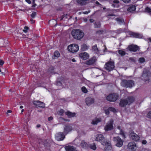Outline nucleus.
Instances as JSON below:
<instances>
[{
	"label": "nucleus",
	"mask_w": 151,
	"mask_h": 151,
	"mask_svg": "<svg viewBox=\"0 0 151 151\" xmlns=\"http://www.w3.org/2000/svg\"><path fill=\"white\" fill-rule=\"evenodd\" d=\"M113 140L116 146L120 147L122 146L124 141L119 137H114L113 138Z\"/></svg>",
	"instance_id": "5"
},
{
	"label": "nucleus",
	"mask_w": 151,
	"mask_h": 151,
	"mask_svg": "<svg viewBox=\"0 0 151 151\" xmlns=\"http://www.w3.org/2000/svg\"><path fill=\"white\" fill-rule=\"evenodd\" d=\"M97 60L95 57H93L89 59L86 61L85 64L87 65H91L94 64Z\"/></svg>",
	"instance_id": "11"
},
{
	"label": "nucleus",
	"mask_w": 151,
	"mask_h": 151,
	"mask_svg": "<svg viewBox=\"0 0 151 151\" xmlns=\"http://www.w3.org/2000/svg\"><path fill=\"white\" fill-rule=\"evenodd\" d=\"M142 143L143 144H145L147 143V141L145 140H143L142 141Z\"/></svg>",
	"instance_id": "47"
},
{
	"label": "nucleus",
	"mask_w": 151,
	"mask_h": 151,
	"mask_svg": "<svg viewBox=\"0 0 151 151\" xmlns=\"http://www.w3.org/2000/svg\"><path fill=\"white\" fill-rule=\"evenodd\" d=\"M57 85L58 86H61L62 85V83L60 81H59L57 82Z\"/></svg>",
	"instance_id": "48"
},
{
	"label": "nucleus",
	"mask_w": 151,
	"mask_h": 151,
	"mask_svg": "<svg viewBox=\"0 0 151 151\" xmlns=\"http://www.w3.org/2000/svg\"><path fill=\"white\" fill-rule=\"evenodd\" d=\"M20 108L22 109L23 108V106H21L20 107Z\"/></svg>",
	"instance_id": "64"
},
{
	"label": "nucleus",
	"mask_w": 151,
	"mask_h": 151,
	"mask_svg": "<svg viewBox=\"0 0 151 151\" xmlns=\"http://www.w3.org/2000/svg\"><path fill=\"white\" fill-rule=\"evenodd\" d=\"M117 128L119 130L120 132L119 134L122 135V136L124 138H125L126 137L124 135L123 129L119 126H118Z\"/></svg>",
	"instance_id": "26"
},
{
	"label": "nucleus",
	"mask_w": 151,
	"mask_h": 151,
	"mask_svg": "<svg viewBox=\"0 0 151 151\" xmlns=\"http://www.w3.org/2000/svg\"><path fill=\"white\" fill-rule=\"evenodd\" d=\"M71 33L73 38L77 40L82 39L84 35L83 32L79 29H74Z\"/></svg>",
	"instance_id": "2"
},
{
	"label": "nucleus",
	"mask_w": 151,
	"mask_h": 151,
	"mask_svg": "<svg viewBox=\"0 0 151 151\" xmlns=\"http://www.w3.org/2000/svg\"><path fill=\"white\" fill-rule=\"evenodd\" d=\"M96 4H99V3L98 1H96Z\"/></svg>",
	"instance_id": "62"
},
{
	"label": "nucleus",
	"mask_w": 151,
	"mask_h": 151,
	"mask_svg": "<svg viewBox=\"0 0 151 151\" xmlns=\"http://www.w3.org/2000/svg\"><path fill=\"white\" fill-rule=\"evenodd\" d=\"M104 68L106 70L111 71L114 68V63L112 61L108 62L105 65Z\"/></svg>",
	"instance_id": "8"
},
{
	"label": "nucleus",
	"mask_w": 151,
	"mask_h": 151,
	"mask_svg": "<svg viewBox=\"0 0 151 151\" xmlns=\"http://www.w3.org/2000/svg\"><path fill=\"white\" fill-rule=\"evenodd\" d=\"M96 140L101 142L102 145L105 146V150H111L112 149L111 143L107 142L106 139L102 134H98L96 135Z\"/></svg>",
	"instance_id": "1"
},
{
	"label": "nucleus",
	"mask_w": 151,
	"mask_h": 151,
	"mask_svg": "<svg viewBox=\"0 0 151 151\" xmlns=\"http://www.w3.org/2000/svg\"><path fill=\"white\" fill-rule=\"evenodd\" d=\"M85 101L87 105L90 106L94 103V99L91 97H87L85 99Z\"/></svg>",
	"instance_id": "15"
},
{
	"label": "nucleus",
	"mask_w": 151,
	"mask_h": 151,
	"mask_svg": "<svg viewBox=\"0 0 151 151\" xmlns=\"http://www.w3.org/2000/svg\"><path fill=\"white\" fill-rule=\"evenodd\" d=\"M129 50L131 51L135 52L139 49V47L136 45H131L128 47Z\"/></svg>",
	"instance_id": "17"
},
{
	"label": "nucleus",
	"mask_w": 151,
	"mask_h": 151,
	"mask_svg": "<svg viewBox=\"0 0 151 151\" xmlns=\"http://www.w3.org/2000/svg\"><path fill=\"white\" fill-rule=\"evenodd\" d=\"M26 1L29 4H30L31 3V2L30 1V0H26Z\"/></svg>",
	"instance_id": "53"
},
{
	"label": "nucleus",
	"mask_w": 151,
	"mask_h": 151,
	"mask_svg": "<svg viewBox=\"0 0 151 151\" xmlns=\"http://www.w3.org/2000/svg\"><path fill=\"white\" fill-rule=\"evenodd\" d=\"M54 55L55 57H58L60 56V54L58 51H55L54 53Z\"/></svg>",
	"instance_id": "36"
},
{
	"label": "nucleus",
	"mask_w": 151,
	"mask_h": 151,
	"mask_svg": "<svg viewBox=\"0 0 151 151\" xmlns=\"http://www.w3.org/2000/svg\"><path fill=\"white\" fill-rule=\"evenodd\" d=\"M121 85L124 87L131 88L134 86V82L132 80H122Z\"/></svg>",
	"instance_id": "3"
},
{
	"label": "nucleus",
	"mask_w": 151,
	"mask_h": 151,
	"mask_svg": "<svg viewBox=\"0 0 151 151\" xmlns=\"http://www.w3.org/2000/svg\"><path fill=\"white\" fill-rule=\"evenodd\" d=\"M145 10L146 12L149 13L151 12V9L149 7H147L145 9Z\"/></svg>",
	"instance_id": "43"
},
{
	"label": "nucleus",
	"mask_w": 151,
	"mask_h": 151,
	"mask_svg": "<svg viewBox=\"0 0 151 151\" xmlns=\"http://www.w3.org/2000/svg\"><path fill=\"white\" fill-rule=\"evenodd\" d=\"M72 129V127L71 126L68 125L65 126L64 128V133L66 134H67L69 132L71 131Z\"/></svg>",
	"instance_id": "21"
},
{
	"label": "nucleus",
	"mask_w": 151,
	"mask_h": 151,
	"mask_svg": "<svg viewBox=\"0 0 151 151\" xmlns=\"http://www.w3.org/2000/svg\"><path fill=\"white\" fill-rule=\"evenodd\" d=\"M91 149L95 150L96 149V147L94 143L91 144L89 145Z\"/></svg>",
	"instance_id": "32"
},
{
	"label": "nucleus",
	"mask_w": 151,
	"mask_h": 151,
	"mask_svg": "<svg viewBox=\"0 0 151 151\" xmlns=\"http://www.w3.org/2000/svg\"><path fill=\"white\" fill-rule=\"evenodd\" d=\"M64 15H63L62 16V18H61L60 19V21H61V20L63 19L64 18Z\"/></svg>",
	"instance_id": "58"
},
{
	"label": "nucleus",
	"mask_w": 151,
	"mask_h": 151,
	"mask_svg": "<svg viewBox=\"0 0 151 151\" xmlns=\"http://www.w3.org/2000/svg\"><path fill=\"white\" fill-rule=\"evenodd\" d=\"M65 138V136L63 133L59 132L57 133L55 135V138L58 141L63 140Z\"/></svg>",
	"instance_id": "12"
},
{
	"label": "nucleus",
	"mask_w": 151,
	"mask_h": 151,
	"mask_svg": "<svg viewBox=\"0 0 151 151\" xmlns=\"http://www.w3.org/2000/svg\"><path fill=\"white\" fill-rule=\"evenodd\" d=\"M118 52L119 54L122 56H123L125 54V52L124 51L121 50H119L118 51Z\"/></svg>",
	"instance_id": "35"
},
{
	"label": "nucleus",
	"mask_w": 151,
	"mask_h": 151,
	"mask_svg": "<svg viewBox=\"0 0 151 151\" xmlns=\"http://www.w3.org/2000/svg\"><path fill=\"white\" fill-rule=\"evenodd\" d=\"M113 121L111 119L110 121L106 123L104 127V130L106 131L110 130L113 129Z\"/></svg>",
	"instance_id": "9"
},
{
	"label": "nucleus",
	"mask_w": 151,
	"mask_h": 151,
	"mask_svg": "<svg viewBox=\"0 0 151 151\" xmlns=\"http://www.w3.org/2000/svg\"><path fill=\"white\" fill-rule=\"evenodd\" d=\"M63 15H64V18L65 17H66V16L67 15V14H64Z\"/></svg>",
	"instance_id": "63"
},
{
	"label": "nucleus",
	"mask_w": 151,
	"mask_h": 151,
	"mask_svg": "<svg viewBox=\"0 0 151 151\" xmlns=\"http://www.w3.org/2000/svg\"><path fill=\"white\" fill-rule=\"evenodd\" d=\"M64 112V111L63 110V109H61L60 110V111H58V113L59 115L60 116H62L63 115Z\"/></svg>",
	"instance_id": "34"
},
{
	"label": "nucleus",
	"mask_w": 151,
	"mask_h": 151,
	"mask_svg": "<svg viewBox=\"0 0 151 151\" xmlns=\"http://www.w3.org/2000/svg\"><path fill=\"white\" fill-rule=\"evenodd\" d=\"M33 104L38 107L44 108L45 107V104L44 103L38 101H34Z\"/></svg>",
	"instance_id": "16"
},
{
	"label": "nucleus",
	"mask_w": 151,
	"mask_h": 151,
	"mask_svg": "<svg viewBox=\"0 0 151 151\" xmlns=\"http://www.w3.org/2000/svg\"><path fill=\"white\" fill-rule=\"evenodd\" d=\"M126 100H128V104L129 105L132 103L134 101V98L133 97L131 96L128 97Z\"/></svg>",
	"instance_id": "27"
},
{
	"label": "nucleus",
	"mask_w": 151,
	"mask_h": 151,
	"mask_svg": "<svg viewBox=\"0 0 151 151\" xmlns=\"http://www.w3.org/2000/svg\"><path fill=\"white\" fill-rule=\"evenodd\" d=\"M115 20L117 22V23L120 24H124L125 22L124 19L121 17H118L116 18Z\"/></svg>",
	"instance_id": "22"
},
{
	"label": "nucleus",
	"mask_w": 151,
	"mask_h": 151,
	"mask_svg": "<svg viewBox=\"0 0 151 151\" xmlns=\"http://www.w3.org/2000/svg\"><path fill=\"white\" fill-rule=\"evenodd\" d=\"M68 49L69 51L72 52H77L79 50V47L77 44H73L68 46Z\"/></svg>",
	"instance_id": "7"
},
{
	"label": "nucleus",
	"mask_w": 151,
	"mask_h": 151,
	"mask_svg": "<svg viewBox=\"0 0 151 151\" xmlns=\"http://www.w3.org/2000/svg\"><path fill=\"white\" fill-rule=\"evenodd\" d=\"M147 116L149 118L151 119V111L148 112Z\"/></svg>",
	"instance_id": "41"
},
{
	"label": "nucleus",
	"mask_w": 151,
	"mask_h": 151,
	"mask_svg": "<svg viewBox=\"0 0 151 151\" xmlns=\"http://www.w3.org/2000/svg\"><path fill=\"white\" fill-rule=\"evenodd\" d=\"M89 21L91 22H93L94 21V20L93 19H90Z\"/></svg>",
	"instance_id": "54"
},
{
	"label": "nucleus",
	"mask_w": 151,
	"mask_h": 151,
	"mask_svg": "<svg viewBox=\"0 0 151 151\" xmlns=\"http://www.w3.org/2000/svg\"><path fill=\"white\" fill-rule=\"evenodd\" d=\"M24 29L23 30V31L25 32H27V30L28 29V27H27L25 26L24 27Z\"/></svg>",
	"instance_id": "44"
},
{
	"label": "nucleus",
	"mask_w": 151,
	"mask_h": 151,
	"mask_svg": "<svg viewBox=\"0 0 151 151\" xmlns=\"http://www.w3.org/2000/svg\"><path fill=\"white\" fill-rule=\"evenodd\" d=\"M79 56L83 60H86L89 57L88 54L86 52H84L80 54Z\"/></svg>",
	"instance_id": "19"
},
{
	"label": "nucleus",
	"mask_w": 151,
	"mask_h": 151,
	"mask_svg": "<svg viewBox=\"0 0 151 151\" xmlns=\"http://www.w3.org/2000/svg\"><path fill=\"white\" fill-rule=\"evenodd\" d=\"M139 61L140 63H143L145 61V59L144 58H140L139 59Z\"/></svg>",
	"instance_id": "38"
},
{
	"label": "nucleus",
	"mask_w": 151,
	"mask_h": 151,
	"mask_svg": "<svg viewBox=\"0 0 151 151\" xmlns=\"http://www.w3.org/2000/svg\"><path fill=\"white\" fill-rule=\"evenodd\" d=\"M150 75V73L149 70L146 69L144 70L142 76V79L145 81H148L149 80V76Z\"/></svg>",
	"instance_id": "10"
},
{
	"label": "nucleus",
	"mask_w": 151,
	"mask_h": 151,
	"mask_svg": "<svg viewBox=\"0 0 151 151\" xmlns=\"http://www.w3.org/2000/svg\"><path fill=\"white\" fill-rule=\"evenodd\" d=\"M88 47L86 44H83L81 45V50L82 51L88 49Z\"/></svg>",
	"instance_id": "29"
},
{
	"label": "nucleus",
	"mask_w": 151,
	"mask_h": 151,
	"mask_svg": "<svg viewBox=\"0 0 151 151\" xmlns=\"http://www.w3.org/2000/svg\"><path fill=\"white\" fill-rule=\"evenodd\" d=\"M101 121V118H96L92 120L91 124H97L98 123L100 122Z\"/></svg>",
	"instance_id": "23"
},
{
	"label": "nucleus",
	"mask_w": 151,
	"mask_h": 151,
	"mask_svg": "<svg viewBox=\"0 0 151 151\" xmlns=\"http://www.w3.org/2000/svg\"><path fill=\"white\" fill-rule=\"evenodd\" d=\"M104 32V31L103 30H98L96 32V34L99 35H100L102 34V33Z\"/></svg>",
	"instance_id": "40"
},
{
	"label": "nucleus",
	"mask_w": 151,
	"mask_h": 151,
	"mask_svg": "<svg viewBox=\"0 0 151 151\" xmlns=\"http://www.w3.org/2000/svg\"><path fill=\"white\" fill-rule=\"evenodd\" d=\"M128 149L132 151H134L136 149V146L134 142H130L127 145Z\"/></svg>",
	"instance_id": "13"
},
{
	"label": "nucleus",
	"mask_w": 151,
	"mask_h": 151,
	"mask_svg": "<svg viewBox=\"0 0 151 151\" xmlns=\"http://www.w3.org/2000/svg\"><path fill=\"white\" fill-rule=\"evenodd\" d=\"M90 12V11H86L83 12V13L84 14H87L88 13H89Z\"/></svg>",
	"instance_id": "50"
},
{
	"label": "nucleus",
	"mask_w": 151,
	"mask_h": 151,
	"mask_svg": "<svg viewBox=\"0 0 151 151\" xmlns=\"http://www.w3.org/2000/svg\"><path fill=\"white\" fill-rule=\"evenodd\" d=\"M80 145L82 148L85 149L87 148L89 146L87 143L83 140L81 141Z\"/></svg>",
	"instance_id": "24"
},
{
	"label": "nucleus",
	"mask_w": 151,
	"mask_h": 151,
	"mask_svg": "<svg viewBox=\"0 0 151 151\" xmlns=\"http://www.w3.org/2000/svg\"><path fill=\"white\" fill-rule=\"evenodd\" d=\"M53 119V118L51 116V117H49V118H48V120L49 121H50L51 120H52Z\"/></svg>",
	"instance_id": "51"
},
{
	"label": "nucleus",
	"mask_w": 151,
	"mask_h": 151,
	"mask_svg": "<svg viewBox=\"0 0 151 151\" xmlns=\"http://www.w3.org/2000/svg\"><path fill=\"white\" fill-rule=\"evenodd\" d=\"M129 34L132 37H134L137 38H141L142 37V35L132 32H130Z\"/></svg>",
	"instance_id": "20"
},
{
	"label": "nucleus",
	"mask_w": 151,
	"mask_h": 151,
	"mask_svg": "<svg viewBox=\"0 0 151 151\" xmlns=\"http://www.w3.org/2000/svg\"><path fill=\"white\" fill-rule=\"evenodd\" d=\"M148 40H149V41L151 42V38H148Z\"/></svg>",
	"instance_id": "61"
},
{
	"label": "nucleus",
	"mask_w": 151,
	"mask_h": 151,
	"mask_svg": "<svg viewBox=\"0 0 151 151\" xmlns=\"http://www.w3.org/2000/svg\"><path fill=\"white\" fill-rule=\"evenodd\" d=\"M130 137L132 139L136 141H138L140 139L139 137L134 132H131L130 134Z\"/></svg>",
	"instance_id": "14"
},
{
	"label": "nucleus",
	"mask_w": 151,
	"mask_h": 151,
	"mask_svg": "<svg viewBox=\"0 0 151 151\" xmlns=\"http://www.w3.org/2000/svg\"><path fill=\"white\" fill-rule=\"evenodd\" d=\"M113 17L112 18H109V19H114L115 18V17L116 16L113 13H109L107 14L106 15V17L108 18H109V17Z\"/></svg>",
	"instance_id": "30"
},
{
	"label": "nucleus",
	"mask_w": 151,
	"mask_h": 151,
	"mask_svg": "<svg viewBox=\"0 0 151 151\" xmlns=\"http://www.w3.org/2000/svg\"><path fill=\"white\" fill-rule=\"evenodd\" d=\"M93 50L95 52L97 53L98 51V49L96 45H94L93 47Z\"/></svg>",
	"instance_id": "33"
},
{
	"label": "nucleus",
	"mask_w": 151,
	"mask_h": 151,
	"mask_svg": "<svg viewBox=\"0 0 151 151\" xmlns=\"http://www.w3.org/2000/svg\"><path fill=\"white\" fill-rule=\"evenodd\" d=\"M108 109L110 111H113L114 112H116V110L114 108L110 107H109Z\"/></svg>",
	"instance_id": "39"
},
{
	"label": "nucleus",
	"mask_w": 151,
	"mask_h": 151,
	"mask_svg": "<svg viewBox=\"0 0 151 151\" xmlns=\"http://www.w3.org/2000/svg\"><path fill=\"white\" fill-rule=\"evenodd\" d=\"M136 9V6H131L129 7L127 9L128 11L132 12L134 11Z\"/></svg>",
	"instance_id": "28"
},
{
	"label": "nucleus",
	"mask_w": 151,
	"mask_h": 151,
	"mask_svg": "<svg viewBox=\"0 0 151 151\" xmlns=\"http://www.w3.org/2000/svg\"><path fill=\"white\" fill-rule=\"evenodd\" d=\"M65 114L68 116V118H70L76 115L75 113H72L69 111L65 112Z\"/></svg>",
	"instance_id": "25"
},
{
	"label": "nucleus",
	"mask_w": 151,
	"mask_h": 151,
	"mask_svg": "<svg viewBox=\"0 0 151 151\" xmlns=\"http://www.w3.org/2000/svg\"><path fill=\"white\" fill-rule=\"evenodd\" d=\"M114 3H116V4H118L119 3V1H118V0H114Z\"/></svg>",
	"instance_id": "52"
},
{
	"label": "nucleus",
	"mask_w": 151,
	"mask_h": 151,
	"mask_svg": "<svg viewBox=\"0 0 151 151\" xmlns=\"http://www.w3.org/2000/svg\"><path fill=\"white\" fill-rule=\"evenodd\" d=\"M72 61L73 62H75L76 61V60L74 58L72 59Z\"/></svg>",
	"instance_id": "57"
},
{
	"label": "nucleus",
	"mask_w": 151,
	"mask_h": 151,
	"mask_svg": "<svg viewBox=\"0 0 151 151\" xmlns=\"http://www.w3.org/2000/svg\"><path fill=\"white\" fill-rule=\"evenodd\" d=\"M36 6V4H34L32 6V7H35Z\"/></svg>",
	"instance_id": "60"
},
{
	"label": "nucleus",
	"mask_w": 151,
	"mask_h": 151,
	"mask_svg": "<svg viewBox=\"0 0 151 151\" xmlns=\"http://www.w3.org/2000/svg\"><path fill=\"white\" fill-rule=\"evenodd\" d=\"M109 109H108L105 110L104 111L105 113V114H109Z\"/></svg>",
	"instance_id": "45"
},
{
	"label": "nucleus",
	"mask_w": 151,
	"mask_h": 151,
	"mask_svg": "<svg viewBox=\"0 0 151 151\" xmlns=\"http://www.w3.org/2000/svg\"><path fill=\"white\" fill-rule=\"evenodd\" d=\"M30 21L32 24H33L34 23L35 21L32 19H30Z\"/></svg>",
	"instance_id": "49"
},
{
	"label": "nucleus",
	"mask_w": 151,
	"mask_h": 151,
	"mask_svg": "<svg viewBox=\"0 0 151 151\" xmlns=\"http://www.w3.org/2000/svg\"><path fill=\"white\" fill-rule=\"evenodd\" d=\"M1 74L2 75H4L5 74V72H2L1 73Z\"/></svg>",
	"instance_id": "55"
},
{
	"label": "nucleus",
	"mask_w": 151,
	"mask_h": 151,
	"mask_svg": "<svg viewBox=\"0 0 151 151\" xmlns=\"http://www.w3.org/2000/svg\"><path fill=\"white\" fill-rule=\"evenodd\" d=\"M118 98V94L114 93L110 94L108 95L106 97V99L110 102H114L116 101Z\"/></svg>",
	"instance_id": "4"
},
{
	"label": "nucleus",
	"mask_w": 151,
	"mask_h": 151,
	"mask_svg": "<svg viewBox=\"0 0 151 151\" xmlns=\"http://www.w3.org/2000/svg\"><path fill=\"white\" fill-rule=\"evenodd\" d=\"M94 24L95 28H99L101 27V24L100 22H95Z\"/></svg>",
	"instance_id": "31"
},
{
	"label": "nucleus",
	"mask_w": 151,
	"mask_h": 151,
	"mask_svg": "<svg viewBox=\"0 0 151 151\" xmlns=\"http://www.w3.org/2000/svg\"><path fill=\"white\" fill-rule=\"evenodd\" d=\"M12 111L11 110H8L7 111V112L8 113H11L12 112Z\"/></svg>",
	"instance_id": "59"
},
{
	"label": "nucleus",
	"mask_w": 151,
	"mask_h": 151,
	"mask_svg": "<svg viewBox=\"0 0 151 151\" xmlns=\"http://www.w3.org/2000/svg\"><path fill=\"white\" fill-rule=\"evenodd\" d=\"M36 15V13L35 12H33L31 15V17L32 18H34Z\"/></svg>",
	"instance_id": "42"
},
{
	"label": "nucleus",
	"mask_w": 151,
	"mask_h": 151,
	"mask_svg": "<svg viewBox=\"0 0 151 151\" xmlns=\"http://www.w3.org/2000/svg\"><path fill=\"white\" fill-rule=\"evenodd\" d=\"M4 63V61L1 60H0V65H2Z\"/></svg>",
	"instance_id": "46"
},
{
	"label": "nucleus",
	"mask_w": 151,
	"mask_h": 151,
	"mask_svg": "<svg viewBox=\"0 0 151 151\" xmlns=\"http://www.w3.org/2000/svg\"><path fill=\"white\" fill-rule=\"evenodd\" d=\"M51 141L49 140H40L39 142V147H42L43 145L45 148L48 149L50 146Z\"/></svg>",
	"instance_id": "6"
},
{
	"label": "nucleus",
	"mask_w": 151,
	"mask_h": 151,
	"mask_svg": "<svg viewBox=\"0 0 151 151\" xmlns=\"http://www.w3.org/2000/svg\"><path fill=\"white\" fill-rule=\"evenodd\" d=\"M82 91L84 93H87L88 91L86 88L84 86L83 87L81 88Z\"/></svg>",
	"instance_id": "37"
},
{
	"label": "nucleus",
	"mask_w": 151,
	"mask_h": 151,
	"mask_svg": "<svg viewBox=\"0 0 151 151\" xmlns=\"http://www.w3.org/2000/svg\"><path fill=\"white\" fill-rule=\"evenodd\" d=\"M128 100L126 99H122L120 100L119 105L121 107L126 106L127 104H128Z\"/></svg>",
	"instance_id": "18"
},
{
	"label": "nucleus",
	"mask_w": 151,
	"mask_h": 151,
	"mask_svg": "<svg viewBox=\"0 0 151 151\" xmlns=\"http://www.w3.org/2000/svg\"><path fill=\"white\" fill-rule=\"evenodd\" d=\"M40 126H41L40 125L38 124H37V128H39L40 127Z\"/></svg>",
	"instance_id": "56"
}]
</instances>
